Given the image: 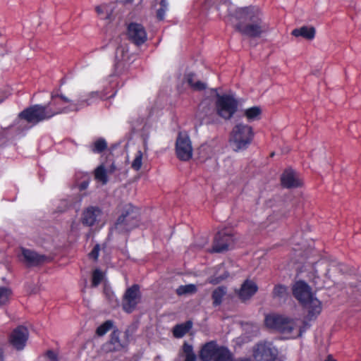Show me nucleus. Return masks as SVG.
Wrapping results in <instances>:
<instances>
[{
  "mask_svg": "<svg viewBox=\"0 0 361 361\" xmlns=\"http://www.w3.org/2000/svg\"><path fill=\"white\" fill-rule=\"evenodd\" d=\"M82 201V197H78L75 198L70 197L66 200H62L60 201L57 210L59 212H63L71 207H79L80 204Z\"/></svg>",
  "mask_w": 361,
  "mask_h": 361,
  "instance_id": "obj_22",
  "label": "nucleus"
},
{
  "mask_svg": "<svg viewBox=\"0 0 361 361\" xmlns=\"http://www.w3.org/2000/svg\"><path fill=\"white\" fill-rule=\"evenodd\" d=\"M144 154L141 150H137L135 154L134 159L132 161L131 167L133 170L139 171L142 165V159Z\"/></svg>",
  "mask_w": 361,
  "mask_h": 361,
  "instance_id": "obj_31",
  "label": "nucleus"
},
{
  "mask_svg": "<svg viewBox=\"0 0 361 361\" xmlns=\"http://www.w3.org/2000/svg\"><path fill=\"white\" fill-rule=\"evenodd\" d=\"M192 146L189 135L185 132H180L176 141V154L181 161H188L192 157Z\"/></svg>",
  "mask_w": 361,
  "mask_h": 361,
  "instance_id": "obj_11",
  "label": "nucleus"
},
{
  "mask_svg": "<svg viewBox=\"0 0 361 361\" xmlns=\"http://www.w3.org/2000/svg\"><path fill=\"white\" fill-rule=\"evenodd\" d=\"M107 147V143L103 138L96 140L92 145V151L94 153H100Z\"/></svg>",
  "mask_w": 361,
  "mask_h": 361,
  "instance_id": "obj_34",
  "label": "nucleus"
},
{
  "mask_svg": "<svg viewBox=\"0 0 361 361\" xmlns=\"http://www.w3.org/2000/svg\"><path fill=\"white\" fill-rule=\"evenodd\" d=\"M104 274L99 269H95L92 273V286L93 287L97 286L103 280Z\"/></svg>",
  "mask_w": 361,
  "mask_h": 361,
  "instance_id": "obj_38",
  "label": "nucleus"
},
{
  "mask_svg": "<svg viewBox=\"0 0 361 361\" xmlns=\"http://www.w3.org/2000/svg\"><path fill=\"white\" fill-rule=\"evenodd\" d=\"M103 212L98 207L90 206L85 208L81 214V223L82 225L92 227L98 225L102 219Z\"/></svg>",
  "mask_w": 361,
  "mask_h": 361,
  "instance_id": "obj_13",
  "label": "nucleus"
},
{
  "mask_svg": "<svg viewBox=\"0 0 361 361\" xmlns=\"http://www.w3.org/2000/svg\"><path fill=\"white\" fill-rule=\"evenodd\" d=\"M199 355L202 361H229L232 358V353L226 347L214 341L202 345Z\"/></svg>",
  "mask_w": 361,
  "mask_h": 361,
  "instance_id": "obj_8",
  "label": "nucleus"
},
{
  "mask_svg": "<svg viewBox=\"0 0 361 361\" xmlns=\"http://www.w3.org/2000/svg\"><path fill=\"white\" fill-rule=\"evenodd\" d=\"M226 293V288L224 286H219L212 293V298L214 305H219L221 303L224 296Z\"/></svg>",
  "mask_w": 361,
  "mask_h": 361,
  "instance_id": "obj_29",
  "label": "nucleus"
},
{
  "mask_svg": "<svg viewBox=\"0 0 361 361\" xmlns=\"http://www.w3.org/2000/svg\"><path fill=\"white\" fill-rule=\"evenodd\" d=\"M113 325L114 323L112 321H106L102 325L98 326V328L97 329V334L100 336H104L113 327Z\"/></svg>",
  "mask_w": 361,
  "mask_h": 361,
  "instance_id": "obj_35",
  "label": "nucleus"
},
{
  "mask_svg": "<svg viewBox=\"0 0 361 361\" xmlns=\"http://www.w3.org/2000/svg\"><path fill=\"white\" fill-rule=\"evenodd\" d=\"M235 16L240 20L236 25V29L243 35L257 37L267 30L266 24L261 20V13L257 8L245 7L238 8L236 11Z\"/></svg>",
  "mask_w": 361,
  "mask_h": 361,
  "instance_id": "obj_2",
  "label": "nucleus"
},
{
  "mask_svg": "<svg viewBox=\"0 0 361 361\" xmlns=\"http://www.w3.org/2000/svg\"><path fill=\"white\" fill-rule=\"evenodd\" d=\"M104 293L113 307L118 305V300L114 292L111 290V288L108 287L106 285H104Z\"/></svg>",
  "mask_w": 361,
  "mask_h": 361,
  "instance_id": "obj_36",
  "label": "nucleus"
},
{
  "mask_svg": "<svg viewBox=\"0 0 361 361\" xmlns=\"http://www.w3.org/2000/svg\"><path fill=\"white\" fill-rule=\"evenodd\" d=\"M295 298L307 310L309 319L316 318L322 312L321 302L312 294L310 287L304 281L296 282L293 287Z\"/></svg>",
  "mask_w": 361,
  "mask_h": 361,
  "instance_id": "obj_5",
  "label": "nucleus"
},
{
  "mask_svg": "<svg viewBox=\"0 0 361 361\" xmlns=\"http://www.w3.org/2000/svg\"><path fill=\"white\" fill-rule=\"evenodd\" d=\"M229 361H252L250 359L248 358H243V359H237L232 360L231 359Z\"/></svg>",
  "mask_w": 361,
  "mask_h": 361,
  "instance_id": "obj_44",
  "label": "nucleus"
},
{
  "mask_svg": "<svg viewBox=\"0 0 361 361\" xmlns=\"http://www.w3.org/2000/svg\"><path fill=\"white\" fill-rule=\"evenodd\" d=\"M281 184L287 188H297L302 185L298 174L291 169H286L281 177Z\"/></svg>",
  "mask_w": 361,
  "mask_h": 361,
  "instance_id": "obj_18",
  "label": "nucleus"
},
{
  "mask_svg": "<svg viewBox=\"0 0 361 361\" xmlns=\"http://www.w3.org/2000/svg\"><path fill=\"white\" fill-rule=\"evenodd\" d=\"M140 300V288L133 285L128 288L123 300V309L127 313L132 312L136 307Z\"/></svg>",
  "mask_w": 361,
  "mask_h": 361,
  "instance_id": "obj_14",
  "label": "nucleus"
},
{
  "mask_svg": "<svg viewBox=\"0 0 361 361\" xmlns=\"http://www.w3.org/2000/svg\"><path fill=\"white\" fill-rule=\"evenodd\" d=\"M197 291V288L194 284H188L185 286H180L176 289V293L178 295H183L188 294H192Z\"/></svg>",
  "mask_w": 361,
  "mask_h": 361,
  "instance_id": "obj_32",
  "label": "nucleus"
},
{
  "mask_svg": "<svg viewBox=\"0 0 361 361\" xmlns=\"http://www.w3.org/2000/svg\"><path fill=\"white\" fill-rule=\"evenodd\" d=\"M235 241V238L233 235L227 230H222L216 235L212 252H221L232 247Z\"/></svg>",
  "mask_w": 361,
  "mask_h": 361,
  "instance_id": "obj_12",
  "label": "nucleus"
},
{
  "mask_svg": "<svg viewBox=\"0 0 361 361\" xmlns=\"http://www.w3.org/2000/svg\"><path fill=\"white\" fill-rule=\"evenodd\" d=\"M238 109L237 100L231 95H217L216 101V109L217 114L224 118L230 119L236 112Z\"/></svg>",
  "mask_w": 361,
  "mask_h": 361,
  "instance_id": "obj_9",
  "label": "nucleus"
},
{
  "mask_svg": "<svg viewBox=\"0 0 361 361\" xmlns=\"http://www.w3.org/2000/svg\"><path fill=\"white\" fill-rule=\"evenodd\" d=\"M114 171V166H111V170L109 171V172H112Z\"/></svg>",
  "mask_w": 361,
  "mask_h": 361,
  "instance_id": "obj_46",
  "label": "nucleus"
},
{
  "mask_svg": "<svg viewBox=\"0 0 361 361\" xmlns=\"http://www.w3.org/2000/svg\"><path fill=\"white\" fill-rule=\"evenodd\" d=\"M254 138L252 128L247 124L240 123L236 124L231 133L229 145L236 152L248 148Z\"/></svg>",
  "mask_w": 361,
  "mask_h": 361,
  "instance_id": "obj_6",
  "label": "nucleus"
},
{
  "mask_svg": "<svg viewBox=\"0 0 361 361\" xmlns=\"http://www.w3.org/2000/svg\"><path fill=\"white\" fill-rule=\"evenodd\" d=\"M324 361H336L332 356L329 355Z\"/></svg>",
  "mask_w": 361,
  "mask_h": 361,
  "instance_id": "obj_45",
  "label": "nucleus"
},
{
  "mask_svg": "<svg viewBox=\"0 0 361 361\" xmlns=\"http://www.w3.org/2000/svg\"><path fill=\"white\" fill-rule=\"evenodd\" d=\"M179 361H197V355L192 345L184 342L178 352Z\"/></svg>",
  "mask_w": 361,
  "mask_h": 361,
  "instance_id": "obj_21",
  "label": "nucleus"
},
{
  "mask_svg": "<svg viewBox=\"0 0 361 361\" xmlns=\"http://www.w3.org/2000/svg\"><path fill=\"white\" fill-rule=\"evenodd\" d=\"M109 82V87H106L102 92L94 91L80 94L78 99L75 100L71 99L62 94L52 93L51 100L47 104L48 109L52 111L54 117L61 114L78 111L100 99L111 98L116 93L117 81L116 76L110 75Z\"/></svg>",
  "mask_w": 361,
  "mask_h": 361,
  "instance_id": "obj_1",
  "label": "nucleus"
},
{
  "mask_svg": "<svg viewBox=\"0 0 361 361\" xmlns=\"http://www.w3.org/2000/svg\"><path fill=\"white\" fill-rule=\"evenodd\" d=\"M257 284L250 280H246L238 291V296L242 300L250 299L257 291Z\"/></svg>",
  "mask_w": 361,
  "mask_h": 361,
  "instance_id": "obj_19",
  "label": "nucleus"
},
{
  "mask_svg": "<svg viewBox=\"0 0 361 361\" xmlns=\"http://www.w3.org/2000/svg\"><path fill=\"white\" fill-rule=\"evenodd\" d=\"M11 295L12 290L9 288L0 286V305H4L8 302Z\"/></svg>",
  "mask_w": 361,
  "mask_h": 361,
  "instance_id": "obj_30",
  "label": "nucleus"
},
{
  "mask_svg": "<svg viewBox=\"0 0 361 361\" xmlns=\"http://www.w3.org/2000/svg\"><path fill=\"white\" fill-rule=\"evenodd\" d=\"M20 259L29 267H35L48 261L46 255L37 253L33 250L22 247Z\"/></svg>",
  "mask_w": 361,
  "mask_h": 361,
  "instance_id": "obj_15",
  "label": "nucleus"
},
{
  "mask_svg": "<svg viewBox=\"0 0 361 361\" xmlns=\"http://www.w3.org/2000/svg\"><path fill=\"white\" fill-rule=\"evenodd\" d=\"M129 39L135 44L140 45L147 40V33L144 27L138 23H130L128 27Z\"/></svg>",
  "mask_w": 361,
  "mask_h": 361,
  "instance_id": "obj_17",
  "label": "nucleus"
},
{
  "mask_svg": "<svg viewBox=\"0 0 361 361\" xmlns=\"http://www.w3.org/2000/svg\"><path fill=\"white\" fill-rule=\"evenodd\" d=\"M266 326L281 333L284 338H296L302 335L306 327L300 326L298 319H293L279 314H269L265 317Z\"/></svg>",
  "mask_w": 361,
  "mask_h": 361,
  "instance_id": "obj_4",
  "label": "nucleus"
},
{
  "mask_svg": "<svg viewBox=\"0 0 361 361\" xmlns=\"http://www.w3.org/2000/svg\"><path fill=\"white\" fill-rule=\"evenodd\" d=\"M47 355L51 361H58L57 355L54 351L49 350Z\"/></svg>",
  "mask_w": 361,
  "mask_h": 361,
  "instance_id": "obj_42",
  "label": "nucleus"
},
{
  "mask_svg": "<svg viewBox=\"0 0 361 361\" xmlns=\"http://www.w3.org/2000/svg\"><path fill=\"white\" fill-rule=\"evenodd\" d=\"M52 117V111L48 109L47 105L36 104L20 112L18 117L9 128L18 134L29 129L32 126Z\"/></svg>",
  "mask_w": 361,
  "mask_h": 361,
  "instance_id": "obj_3",
  "label": "nucleus"
},
{
  "mask_svg": "<svg viewBox=\"0 0 361 361\" xmlns=\"http://www.w3.org/2000/svg\"><path fill=\"white\" fill-rule=\"evenodd\" d=\"M192 326V323L190 321L176 324L173 328V335L175 338H180L183 337L190 331Z\"/></svg>",
  "mask_w": 361,
  "mask_h": 361,
  "instance_id": "obj_24",
  "label": "nucleus"
},
{
  "mask_svg": "<svg viewBox=\"0 0 361 361\" xmlns=\"http://www.w3.org/2000/svg\"><path fill=\"white\" fill-rule=\"evenodd\" d=\"M227 277H228V274H221L219 276H212L209 279V283H213V284H217V283H220L222 280L225 279Z\"/></svg>",
  "mask_w": 361,
  "mask_h": 361,
  "instance_id": "obj_40",
  "label": "nucleus"
},
{
  "mask_svg": "<svg viewBox=\"0 0 361 361\" xmlns=\"http://www.w3.org/2000/svg\"><path fill=\"white\" fill-rule=\"evenodd\" d=\"M130 61V54L128 48L126 45H121L116 51V68H121L128 63Z\"/></svg>",
  "mask_w": 361,
  "mask_h": 361,
  "instance_id": "obj_20",
  "label": "nucleus"
},
{
  "mask_svg": "<svg viewBox=\"0 0 361 361\" xmlns=\"http://www.w3.org/2000/svg\"><path fill=\"white\" fill-rule=\"evenodd\" d=\"M292 35L296 37H302L307 39H312L315 35V29L313 27L302 26L294 29Z\"/></svg>",
  "mask_w": 361,
  "mask_h": 361,
  "instance_id": "obj_23",
  "label": "nucleus"
},
{
  "mask_svg": "<svg viewBox=\"0 0 361 361\" xmlns=\"http://www.w3.org/2000/svg\"><path fill=\"white\" fill-rule=\"evenodd\" d=\"M114 9V6L111 4H102L96 7L97 13L102 19H110Z\"/></svg>",
  "mask_w": 361,
  "mask_h": 361,
  "instance_id": "obj_27",
  "label": "nucleus"
},
{
  "mask_svg": "<svg viewBox=\"0 0 361 361\" xmlns=\"http://www.w3.org/2000/svg\"><path fill=\"white\" fill-rule=\"evenodd\" d=\"M278 353V349L269 341H260L252 348V356L255 361H274Z\"/></svg>",
  "mask_w": 361,
  "mask_h": 361,
  "instance_id": "obj_10",
  "label": "nucleus"
},
{
  "mask_svg": "<svg viewBox=\"0 0 361 361\" xmlns=\"http://www.w3.org/2000/svg\"><path fill=\"white\" fill-rule=\"evenodd\" d=\"M29 333L27 328L23 326L15 329L10 336V342L17 350H23L25 346Z\"/></svg>",
  "mask_w": 361,
  "mask_h": 361,
  "instance_id": "obj_16",
  "label": "nucleus"
},
{
  "mask_svg": "<svg viewBox=\"0 0 361 361\" xmlns=\"http://www.w3.org/2000/svg\"><path fill=\"white\" fill-rule=\"evenodd\" d=\"M88 185H89V182L87 180H84L82 181L80 185H79V189L80 191L83 190H85L87 187H88Z\"/></svg>",
  "mask_w": 361,
  "mask_h": 361,
  "instance_id": "obj_43",
  "label": "nucleus"
},
{
  "mask_svg": "<svg viewBox=\"0 0 361 361\" xmlns=\"http://www.w3.org/2000/svg\"><path fill=\"white\" fill-rule=\"evenodd\" d=\"M107 173V170L103 165L99 166L94 171L95 179L103 185L106 184L108 182Z\"/></svg>",
  "mask_w": 361,
  "mask_h": 361,
  "instance_id": "obj_28",
  "label": "nucleus"
},
{
  "mask_svg": "<svg viewBox=\"0 0 361 361\" xmlns=\"http://www.w3.org/2000/svg\"><path fill=\"white\" fill-rule=\"evenodd\" d=\"M262 109L259 106H252L244 111V115L250 122L257 121L260 118Z\"/></svg>",
  "mask_w": 361,
  "mask_h": 361,
  "instance_id": "obj_26",
  "label": "nucleus"
},
{
  "mask_svg": "<svg viewBox=\"0 0 361 361\" xmlns=\"http://www.w3.org/2000/svg\"><path fill=\"white\" fill-rule=\"evenodd\" d=\"M100 250L99 245L97 244L96 245L91 252L89 254L90 257L94 259V260H97L99 257V252Z\"/></svg>",
  "mask_w": 361,
  "mask_h": 361,
  "instance_id": "obj_41",
  "label": "nucleus"
},
{
  "mask_svg": "<svg viewBox=\"0 0 361 361\" xmlns=\"http://www.w3.org/2000/svg\"><path fill=\"white\" fill-rule=\"evenodd\" d=\"M185 80L194 90H202L206 88V84L197 80L195 75L192 73L186 74Z\"/></svg>",
  "mask_w": 361,
  "mask_h": 361,
  "instance_id": "obj_25",
  "label": "nucleus"
},
{
  "mask_svg": "<svg viewBox=\"0 0 361 361\" xmlns=\"http://www.w3.org/2000/svg\"><path fill=\"white\" fill-rule=\"evenodd\" d=\"M111 343L115 345L116 347L121 345L118 337V332L117 331H114L113 333L111 334Z\"/></svg>",
  "mask_w": 361,
  "mask_h": 361,
  "instance_id": "obj_39",
  "label": "nucleus"
},
{
  "mask_svg": "<svg viewBox=\"0 0 361 361\" xmlns=\"http://www.w3.org/2000/svg\"><path fill=\"white\" fill-rule=\"evenodd\" d=\"M169 4L167 0H161L160 2V8L157 10V17L159 20L164 19L165 14L168 11Z\"/></svg>",
  "mask_w": 361,
  "mask_h": 361,
  "instance_id": "obj_37",
  "label": "nucleus"
},
{
  "mask_svg": "<svg viewBox=\"0 0 361 361\" xmlns=\"http://www.w3.org/2000/svg\"><path fill=\"white\" fill-rule=\"evenodd\" d=\"M288 295V288L283 285H276L273 290V296L279 299H285Z\"/></svg>",
  "mask_w": 361,
  "mask_h": 361,
  "instance_id": "obj_33",
  "label": "nucleus"
},
{
  "mask_svg": "<svg viewBox=\"0 0 361 361\" xmlns=\"http://www.w3.org/2000/svg\"><path fill=\"white\" fill-rule=\"evenodd\" d=\"M139 212L132 204L125 206L122 214L118 218L111 233H126L138 226Z\"/></svg>",
  "mask_w": 361,
  "mask_h": 361,
  "instance_id": "obj_7",
  "label": "nucleus"
}]
</instances>
